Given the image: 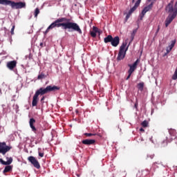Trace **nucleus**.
<instances>
[{
    "label": "nucleus",
    "mask_w": 177,
    "mask_h": 177,
    "mask_svg": "<svg viewBox=\"0 0 177 177\" xmlns=\"http://www.w3.org/2000/svg\"><path fill=\"white\" fill-rule=\"evenodd\" d=\"M71 19L66 17H61L56 19L53 22L46 30L45 34L49 32V30H52L55 28H59V27H63L64 30H69V31H76L79 34H82V30L80 28V26L77 23L71 22Z\"/></svg>",
    "instance_id": "f257e3e1"
},
{
    "label": "nucleus",
    "mask_w": 177,
    "mask_h": 177,
    "mask_svg": "<svg viewBox=\"0 0 177 177\" xmlns=\"http://www.w3.org/2000/svg\"><path fill=\"white\" fill-rule=\"evenodd\" d=\"M59 89H60V87L57 86H48L45 88L43 87L40 88L35 92L32 97V107H35L38 104V100H39V98L38 97V96H39V95H41V96H43V95H46V93H49V92H55V91H59Z\"/></svg>",
    "instance_id": "f03ea898"
},
{
    "label": "nucleus",
    "mask_w": 177,
    "mask_h": 177,
    "mask_svg": "<svg viewBox=\"0 0 177 177\" xmlns=\"http://www.w3.org/2000/svg\"><path fill=\"white\" fill-rule=\"evenodd\" d=\"M174 0H171V1L167 4L165 8V10L167 13H169V16L165 20V27H168L170 23H172L175 17L177 16V1L174 5Z\"/></svg>",
    "instance_id": "7ed1b4c3"
},
{
    "label": "nucleus",
    "mask_w": 177,
    "mask_h": 177,
    "mask_svg": "<svg viewBox=\"0 0 177 177\" xmlns=\"http://www.w3.org/2000/svg\"><path fill=\"white\" fill-rule=\"evenodd\" d=\"M0 5H9L12 9H25L26 2H15L11 0H0Z\"/></svg>",
    "instance_id": "20e7f679"
},
{
    "label": "nucleus",
    "mask_w": 177,
    "mask_h": 177,
    "mask_svg": "<svg viewBox=\"0 0 177 177\" xmlns=\"http://www.w3.org/2000/svg\"><path fill=\"white\" fill-rule=\"evenodd\" d=\"M126 47H127V43H122V44L120 48L118 55L117 57V60L118 62H120V60H123V59H125V55H127V50H128L129 46H127V48Z\"/></svg>",
    "instance_id": "39448f33"
},
{
    "label": "nucleus",
    "mask_w": 177,
    "mask_h": 177,
    "mask_svg": "<svg viewBox=\"0 0 177 177\" xmlns=\"http://www.w3.org/2000/svg\"><path fill=\"white\" fill-rule=\"evenodd\" d=\"M11 149L12 147L6 145V142H0V154L5 156Z\"/></svg>",
    "instance_id": "423d86ee"
},
{
    "label": "nucleus",
    "mask_w": 177,
    "mask_h": 177,
    "mask_svg": "<svg viewBox=\"0 0 177 177\" xmlns=\"http://www.w3.org/2000/svg\"><path fill=\"white\" fill-rule=\"evenodd\" d=\"M28 160L32 164V165H33V167H35V168H37V169H39V168H41V165H39V162H38V160H37L35 157L29 156L28 158Z\"/></svg>",
    "instance_id": "0eeeda50"
},
{
    "label": "nucleus",
    "mask_w": 177,
    "mask_h": 177,
    "mask_svg": "<svg viewBox=\"0 0 177 177\" xmlns=\"http://www.w3.org/2000/svg\"><path fill=\"white\" fill-rule=\"evenodd\" d=\"M153 5H154V2L152 1L149 5L144 8V9L141 12L140 20H142L143 17H145V15H146V13H147L149 10H151Z\"/></svg>",
    "instance_id": "6e6552de"
},
{
    "label": "nucleus",
    "mask_w": 177,
    "mask_h": 177,
    "mask_svg": "<svg viewBox=\"0 0 177 177\" xmlns=\"http://www.w3.org/2000/svg\"><path fill=\"white\" fill-rule=\"evenodd\" d=\"M169 133L171 136V139L173 141V142L175 143V145H177V132H176V130L173 129H170L169 130Z\"/></svg>",
    "instance_id": "1a4fd4ad"
},
{
    "label": "nucleus",
    "mask_w": 177,
    "mask_h": 177,
    "mask_svg": "<svg viewBox=\"0 0 177 177\" xmlns=\"http://www.w3.org/2000/svg\"><path fill=\"white\" fill-rule=\"evenodd\" d=\"M138 64H139V59H136V61L132 65L129 64V73H131L133 74V71H135V70L138 68Z\"/></svg>",
    "instance_id": "9d476101"
},
{
    "label": "nucleus",
    "mask_w": 177,
    "mask_h": 177,
    "mask_svg": "<svg viewBox=\"0 0 177 177\" xmlns=\"http://www.w3.org/2000/svg\"><path fill=\"white\" fill-rule=\"evenodd\" d=\"M111 45H112V46H114V48H117V46L120 45V37L116 36L115 37H112Z\"/></svg>",
    "instance_id": "9b49d317"
},
{
    "label": "nucleus",
    "mask_w": 177,
    "mask_h": 177,
    "mask_svg": "<svg viewBox=\"0 0 177 177\" xmlns=\"http://www.w3.org/2000/svg\"><path fill=\"white\" fill-rule=\"evenodd\" d=\"M16 66H17V61L16 60L7 62V67L9 68V70H13Z\"/></svg>",
    "instance_id": "f8f14e48"
},
{
    "label": "nucleus",
    "mask_w": 177,
    "mask_h": 177,
    "mask_svg": "<svg viewBox=\"0 0 177 177\" xmlns=\"http://www.w3.org/2000/svg\"><path fill=\"white\" fill-rule=\"evenodd\" d=\"M34 124H35V119L32 118L29 120V125L32 131L35 133L37 132V128H35V126H34Z\"/></svg>",
    "instance_id": "ddd939ff"
},
{
    "label": "nucleus",
    "mask_w": 177,
    "mask_h": 177,
    "mask_svg": "<svg viewBox=\"0 0 177 177\" xmlns=\"http://www.w3.org/2000/svg\"><path fill=\"white\" fill-rule=\"evenodd\" d=\"M82 143L83 145H86V146H91V145H95V143H96V140L86 139V140H83L82 141Z\"/></svg>",
    "instance_id": "4468645a"
},
{
    "label": "nucleus",
    "mask_w": 177,
    "mask_h": 177,
    "mask_svg": "<svg viewBox=\"0 0 177 177\" xmlns=\"http://www.w3.org/2000/svg\"><path fill=\"white\" fill-rule=\"evenodd\" d=\"M97 32H99V28H97V27H96V26H93V30L90 31V35L93 38H96V33Z\"/></svg>",
    "instance_id": "2eb2a0df"
},
{
    "label": "nucleus",
    "mask_w": 177,
    "mask_h": 177,
    "mask_svg": "<svg viewBox=\"0 0 177 177\" xmlns=\"http://www.w3.org/2000/svg\"><path fill=\"white\" fill-rule=\"evenodd\" d=\"M140 5V3H138V1L136 2L134 6L129 11V15H132L136 9H138V6Z\"/></svg>",
    "instance_id": "dca6fc26"
},
{
    "label": "nucleus",
    "mask_w": 177,
    "mask_h": 177,
    "mask_svg": "<svg viewBox=\"0 0 177 177\" xmlns=\"http://www.w3.org/2000/svg\"><path fill=\"white\" fill-rule=\"evenodd\" d=\"M113 40V36L111 35H109L106 37L104 39V42L105 44H109V42L111 43V41Z\"/></svg>",
    "instance_id": "f3484780"
},
{
    "label": "nucleus",
    "mask_w": 177,
    "mask_h": 177,
    "mask_svg": "<svg viewBox=\"0 0 177 177\" xmlns=\"http://www.w3.org/2000/svg\"><path fill=\"white\" fill-rule=\"evenodd\" d=\"M10 171H12V166L8 165L5 167L3 172V174H6L8 172H10Z\"/></svg>",
    "instance_id": "a211bd4d"
},
{
    "label": "nucleus",
    "mask_w": 177,
    "mask_h": 177,
    "mask_svg": "<svg viewBox=\"0 0 177 177\" xmlns=\"http://www.w3.org/2000/svg\"><path fill=\"white\" fill-rule=\"evenodd\" d=\"M143 88H145L144 82H140L138 84V88L139 89V91L142 92V91H143Z\"/></svg>",
    "instance_id": "6ab92c4d"
},
{
    "label": "nucleus",
    "mask_w": 177,
    "mask_h": 177,
    "mask_svg": "<svg viewBox=\"0 0 177 177\" xmlns=\"http://www.w3.org/2000/svg\"><path fill=\"white\" fill-rule=\"evenodd\" d=\"M44 78H46V75L44 73H41L37 76V80H44Z\"/></svg>",
    "instance_id": "aec40b11"
},
{
    "label": "nucleus",
    "mask_w": 177,
    "mask_h": 177,
    "mask_svg": "<svg viewBox=\"0 0 177 177\" xmlns=\"http://www.w3.org/2000/svg\"><path fill=\"white\" fill-rule=\"evenodd\" d=\"M142 127H143V128H147L148 125H149V122H147V120H144L142 123H141Z\"/></svg>",
    "instance_id": "412c9836"
},
{
    "label": "nucleus",
    "mask_w": 177,
    "mask_h": 177,
    "mask_svg": "<svg viewBox=\"0 0 177 177\" xmlns=\"http://www.w3.org/2000/svg\"><path fill=\"white\" fill-rule=\"evenodd\" d=\"M176 44V40H172L171 41V45H169L168 47H169V48H170V49H173L174 48V46H175V44Z\"/></svg>",
    "instance_id": "4be33fe9"
},
{
    "label": "nucleus",
    "mask_w": 177,
    "mask_h": 177,
    "mask_svg": "<svg viewBox=\"0 0 177 177\" xmlns=\"http://www.w3.org/2000/svg\"><path fill=\"white\" fill-rule=\"evenodd\" d=\"M167 145H168V140H167V139H165L162 142V147H165V146H167Z\"/></svg>",
    "instance_id": "5701e85b"
},
{
    "label": "nucleus",
    "mask_w": 177,
    "mask_h": 177,
    "mask_svg": "<svg viewBox=\"0 0 177 177\" xmlns=\"http://www.w3.org/2000/svg\"><path fill=\"white\" fill-rule=\"evenodd\" d=\"M96 133H85L84 136L91 137V136H96Z\"/></svg>",
    "instance_id": "b1692460"
},
{
    "label": "nucleus",
    "mask_w": 177,
    "mask_h": 177,
    "mask_svg": "<svg viewBox=\"0 0 177 177\" xmlns=\"http://www.w3.org/2000/svg\"><path fill=\"white\" fill-rule=\"evenodd\" d=\"M38 15H39V8H36L35 10V17H38Z\"/></svg>",
    "instance_id": "393cba45"
},
{
    "label": "nucleus",
    "mask_w": 177,
    "mask_h": 177,
    "mask_svg": "<svg viewBox=\"0 0 177 177\" xmlns=\"http://www.w3.org/2000/svg\"><path fill=\"white\" fill-rule=\"evenodd\" d=\"M13 162V158H10L8 161L6 162V165H10V163Z\"/></svg>",
    "instance_id": "a878e982"
},
{
    "label": "nucleus",
    "mask_w": 177,
    "mask_h": 177,
    "mask_svg": "<svg viewBox=\"0 0 177 177\" xmlns=\"http://www.w3.org/2000/svg\"><path fill=\"white\" fill-rule=\"evenodd\" d=\"M15 24H13L12 25V28H11V31H10V32H11V35H15Z\"/></svg>",
    "instance_id": "bb28decb"
},
{
    "label": "nucleus",
    "mask_w": 177,
    "mask_h": 177,
    "mask_svg": "<svg viewBox=\"0 0 177 177\" xmlns=\"http://www.w3.org/2000/svg\"><path fill=\"white\" fill-rule=\"evenodd\" d=\"M41 150V149H39V157H41V158H42V157H44V156L45 155V153H44V152H41V151H39Z\"/></svg>",
    "instance_id": "cd10ccee"
},
{
    "label": "nucleus",
    "mask_w": 177,
    "mask_h": 177,
    "mask_svg": "<svg viewBox=\"0 0 177 177\" xmlns=\"http://www.w3.org/2000/svg\"><path fill=\"white\" fill-rule=\"evenodd\" d=\"M138 106H139V102H138V99L136 100V103L134 104V107L136 110H138Z\"/></svg>",
    "instance_id": "c85d7f7f"
},
{
    "label": "nucleus",
    "mask_w": 177,
    "mask_h": 177,
    "mask_svg": "<svg viewBox=\"0 0 177 177\" xmlns=\"http://www.w3.org/2000/svg\"><path fill=\"white\" fill-rule=\"evenodd\" d=\"M128 76L126 78V80L128 81L131 78V75H132V73L128 71Z\"/></svg>",
    "instance_id": "c756f323"
},
{
    "label": "nucleus",
    "mask_w": 177,
    "mask_h": 177,
    "mask_svg": "<svg viewBox=\"0 0 177 177\" xmlns=\"http://www.w3.org/2000/svg\"><path fill=\"white\" fill-rule=\"evenodd\" d=\"M0 162L3 164V165H6V162H5L2 158H0Z\"/></svg>",
    "instance_id": "7c9ffc66"
},
{
    "label": "nucleus",
    "mask_w": 177,
    "mask_h": 177,
    "mask_svg": "<svg viewBox=\"0 0 177 177\" xmlns=\"http://www.w3.org/2000/svg\"><path fill=\"white\" fill-rule=\"evenodd\" d=\"M159 32H160V26H158V29L155 33V37H156L157 34H158Z\"/></svg>",
    "instance_id": "2f4dec72"
},
{
    "label": "nucleus",
    "mask_w": 177,
    "mask_h": 177,
    "mask_svg": "<svg viewBox=\"0 0 177 177\" xmlns=\"http://www.w3.org/2000/svg\"><path fill=\"white\" fill-rule=\"evenodd\" d=\"M154 156H155V155L153 153L149 154L148 156V157L151 158V160H153V158H154Z\"/></svg>",
    "instance_id": "473e14b6"
},
{
    "label": "nucleus",
    "mask_w": 177,
    "mask_h": 177,
    "mask_svg": "<svg viewBox=\"0 0 177 177\" xmlns=\"http://www.w3.org/2000/svg\"><path fill=\"white\" fill-rule=\"evenodd\" d=\"M167 54L169 53V52H171V50H172V49L169 48V47H167Z\"/></svg>",
    "instance_id": "72a5a7b5"
},
{
    "label": "nucleus",
    "mask_w": 177,
    "mask_h": 177,
    "mask_svg": "<svg viewBox=\"0 0 177 177\" xmlns=\"http://www.w3.org/2000/svg\"><path fill=\"white\" fill-rule=\"evenodd\" d=\"M140 132H145V129L144 128H140Z\"/></svg>",
    "instance_id": "f704fd0d"
},
{
    "label": "nucleus",
    "mask_w": 177,
    "mask_h": 177,
    "mask_svg": "<svg viewBox=\"0 0 177 177\" xmlns=\"http://www.w3.org/2000/svg\"><path fill=\"white\" fill-rule=\"evenodd\" d=\"M39 46H41V48H44V43H40Z\"/></svg>",
    "instance_id": "c9c22d12"
},
{
    "label": "nucleus",
    "mask_w": 177,
    "mask_h": 177,
    "mask_svg": "<svg viewBox=\"0 0 177 177\" xmlns=\"http://www.w3.org/2000/svg\"><path fill=\"white\" fill-rule=\"evenodd\" d=\"M44 100H45V97H42L41 99V102H44Z\"/></svg>",
    "instance_id": "e433bc0d"
},
{
    "label": "nucleus",
    "mask_w": 177,
    "mask_h": 177,
    "mask_svg": "<svg viewBox=\"0 0 177 177\" xmlns=\"http://www.w3.org/2000/svg\"><path fill=\"white\" fill-rule=\"evenodd\" d=\"M137 2H138V3H140V2H142V0H138Z\"/></svg>",
    "instance_id": "4c0bfd02"
},
{
    "label": "nucleus",
    "mask_w": 177,
    "mask_h": 177,
    "mask_svg": "<svg viewBox=\"0 0 177 177\" xmlns=\"http://www.w3.org/2000/svg\"><path fill=\"white\" fill-rule=\"evenodd\" d=\"M137 2H138V3H140V2H142V0H138Z\"/></svg>",
    "instance_id": "58836bf2"
},
{
    "label": "nucleus",
    "mask_w": 177,
    "mask_h": 177,
    "mask_svg": "<svg viewBox=\"0 0 177 177\" xmlns=\"http://www.w3.org/2000/svg\"><path fill=\"white\" fill-rule=\"evenodd\" d=\"M129 14L126 16L127 19H129Z\"/></svg>",
    "instance_id": "ea45409f"
},
{
    "label": "nucleus",
    "mask_w": 177,
    "mask_h": 177,
    "mask_svg": "<svg viewBox=\"0 0 177 177\" xmlns=\"http://www.w3.org/2000/svg\"><path fill=\"white\" fill-rule=\"evenodd\" d=\"M132 3H135V0H132Z\"/></svg>",
    "instance_id": "a19ab883"
},
{
    "label": "nucleus",
    "mask_w": 177,
    "mask_h": 177,
    "mask_svg": "<svg viewBox=\"0 0 177 177\" xmlns=\"http://www.w3.org/2000/svg\"><path fill=\"white\" fill-rule=\"evenodd\" d=\"M156 164H157V162H154V163H153V165H156Z\"/></svg>",
    "instance_id": "79ce46f5"
},
{
    "label": "nucleus",
    "mask_w": 177,
    "mask_h": 177,
    "mask_svg": "<svg viewBox=\"0 0 177 177\" xmlns=\"http://www.w3.org/2000/svg\"><path fill=\"white\" fill-rule=\"evenodd\" d=\"M16 106H17V107H19V106H17V105H16Z\"/></svg>",
    "instance_id": "37998d69"
},
{
    "label": "nucleus",
    "mask_w": 177,
    "mask_h": 177,
    "mask_svg": "<svg viewBox=\"0 0 177 177\" xmlns=\"http://www.w3.org/2000/svg\"><path fill=\"white\" fill-rule=\"evenodd\" d=\"M16 106H17V107H19V106H17V105H16Z\"/></svg>",
    "instance_id": "c03bdc74"
}]
</instances>
